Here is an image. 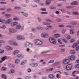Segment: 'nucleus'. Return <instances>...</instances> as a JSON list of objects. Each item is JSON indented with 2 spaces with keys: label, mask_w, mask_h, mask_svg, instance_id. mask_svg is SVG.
I'll use <instances>...</instances> for the list:
<instances>
[{
  "label": "nucleus",
  "mask_w": 79,
  "mask_h": 79,
  "mask_svg": "<svg viewBox=\"0 0 79 79\" xmlns=\"http://www.w3.org/2000/svg\"><path fill=\"white\" fill-rule=\"evenodd\" d=\"M34 43L37 45H41L43 44L42 41L39 40H35Z\"/></svg>",
  "instance_id": "f257e3e1"
},
{
  "label": "nucleus",
  "mask_w": 79,
  "mask_h": 79,
  "mask_svg": "<svg viewBox=\"0 0 79 79\" xmlns=\"http://www.w3.org/2000/svg\"><path fill=\"white\" fill-rule=\"evenodd\" d=\"M73 65L72 64H69L66 66L65 69L66 70L69 71L73 69Z\"/></svg>",
  "instance_id": "f03ea898"
},
{
  "label": "nucleus",
  "mask_w": 79,
  "mask_h": 79,
  "mask_svg": "<svg viewBox=\"0 0 79 79\" xmlns=\"http://www.w3.org/2000/svg\"><path fill=\"white\" fill-rule=\"evenodd\" d=\"M49 40L50 42L52 44H55L56 43L55 40L53 38H49Z\"/></svg>",
  "instance_id": "7ed1b4c3"
},
{
  "label": "nucleus",
  "mask_w": 79,
  "mask_h": 79,
  "mask_svg": "<svg viewBox=\"0 0 79 79\" xmlns=\"http://www.w3.org/2000/svg\"><path fill=\"white\" fill-rule=\"evenodd\" d=\"M68 59L69 60L73 61L76 59V56L73 55L70 56L68 57Z\"/></svg>",
  "instance_id": "20e7f679"
},
{
  "label": "nucleus",
  "mask_w": 79,
  "mask_h": 79,
  "mask_svg": "<svg viewBox=\"0 0 79 79\" xmlns=\"http://www.w3.org/2000/svg\"><path fill=\"white\" fill-rule=\"evenodd\" d=\"M9 31L11 33H15V32H17L18 31L16 30H15L13 28H10L9 29Z\"/></svg>",
  "instance_id": "39448f33"
},
{
  "label": "nucleus",
  "mask_w": 79,
  "mask_h": 79,
  "mask_svg": "<svg viewBox=\"0 0 79 79\" xmlns=\"http://www.w3.org/2000/svg\"><path fill=\"white\" fill-rule=\"evenodd\" d=\"M41 36L42 38H47L48 35L47 34L42 33L41 35Z\"/></svg>",
  "instance_id": "423d86ee"
},
{
  "label": "nucleus",
  "mask_w": 79,
  "mask_h": 79,
  "mask_svg": "<svg viewBox=\"0 0 79 79\" xmlns=\"http://www.w3.org/2000/svg\"><path fill=\"white\" fill-rule=\"evenodd\" d=\"M79 4V2L77 1H74L73 2H72L71 5H77Z\"/></svg>",
  "instance_id": "0eeeda50"
},
{
  "label": "nucleus",
  "mask_w": 79,
  "mask_h": 79,
  "mask_svg": "<svg viewBox=\"0 0 79 79\" xmlns=\"http://www.w3.org/2000/svg\"><path fill=\"white\" fill-rule=\"evenodd\" d=\"M12 21V19H8L5 22L6 24H10V23Z\"/></svg>",
  "instance_id": "6e6552de"
},
{
  "label": "nucleus",
  "mask_w": 79,
  "mask_h": 79,
  "mask_svg": "<svg viewBox=\"0 0 79 79\" xmlns=\"http://www.w3.org/2000/svg\"><path fill=\"white\" fill-rule=\"evenodd\" d=\"M67 59H64L63 60V63L64 64H68V63H69V61L67 62Z\"/></svg>",
  "instance_id": "1a4fd4ad"
},
{
  "label": "nucleus",
  "mask_w": 79,
  "mask_h": 79,
  "mask_svg": "<svg viewBox=\"0 0 79 79\" xmlns=\"http://www.w3.org/2000/svg\"><path fill=\"white\" fill-rule=\"evenodd\" d=\"M48 76L49 78L50 79H53L54 78H55V75L53 74H50Z\"/></svg>",
  "instance_id": "9d476101"
},
{
  "label": "nucleus",
  "mask_w": 79,
  "mask_h": 79,
  "mask_svg": "<svg viewBox=\"0 0 79 79\" xmlns=\"http://www.w3.org/2000/svg\"><path fill=\"white\" fill-rule=\"evenodd\" d=\"M30 66L32 67L34 66L35 67H37V66H38V64H37V63H34L31 64H30Z\"/></svg>",
  "instance_id": "9b49d317"
},
{
  "label": "nucleus",
  "mask_w": 79,
  "mask_h": 79,
  "mask_svg": "<svg viewBox=\"0 0 79 79\" xmlns=\"http://www.w3.org/2000/svg\"><path fill=\"white\" fill-rule=\"evenodd\" d=\"M15 28L16 29H20L21 28V26L19 24L17 25L16 26Z\"/></svg>",
  "instance_id": "f8f14e48"
},
{
  "label": "nucleus",
  "mask_w": 79,
  "mask_h": 79,
  "mask_svg": "<svg viewBox=\"0 0 79 79\" xmlns=\"http://www.w3.org/2000/svg\"><path fill=\"white\" fill-rule=\"evenodd\" d=\"M60 62H57L56 63H55L53 64V66H58L60 64Z\"/></svg>",
  "instance_id": "ddd939ff"
},
{
  "label": "nucleus",
  "mask_w": 79,
  "mask_h": 79,
  "mask_svg": "<svg viewBox=\"0 0 79 79\" xmlns=\"http://www.w3.org/2000/svg\"><path fill=\"white\" fill-rule=\"evenodd\" d=\"M30 44H31L30 43L28 42H26L24 45V47H27V46L30 45Z\"/></svg>",
  "instance_id": "4468645a"
},
{
  "label": "nucleus",
  "mask_w": 79,
  "mask_h": 79,
  "mask_svg": "<svg viewBox=\"0 0 79 79\" xmlns=\"http://www.w3.org/2000/svg\"><path fill=\"white\" fill-rule=\"evenodd\" d=\"M51 2L48 0H46V1L45 3L47 5H50L51 3Z\"/></svg>",
  "instance_id": "2eb2a0df"
},
{
  "label": "nucleus",
  "mask_w": 79,
  "mask_h": 79,
  "mask_svg": "<svg viewBox=\"0 0 79 79\" xmlns=\"http://www.w3.org/2000/svg\"><path fill=\"white\" fill-rule=\"evenodd\" d=\"M37 29L38 30H39V31H42V30H44V29L43 27H37Z\"/></svg>",
  "instance_id": "dca6fc26"
},
{
  "label": "nucleus",
  "mask_w": 79,
  "mask_h": 79,
  "mask_svg": "<svg viewBox=\"0 0 79 79\" xmlns=\"http://www.w3.org/2000/svg\"><path fill=\"white\" fill-rule=\"evenodd\" d=\"M6 48L8 49V50H13V48H12L11 47L9 46H6Z\"/></svg>",
  "instance_id": "f3484780"
},
{
  "label": "nucleus",
  "mask_w": 79,
  "mask_h": 79,
  "mask_svg": "<svg viewBox=\"0 0 79 79\" xmlns=\"http://www.w3.org/2000/svg\"><path fill=\"white\" fill-rule=\"evenodd\" d=\"M61 36V35L59 34H56L54 35V37L55 38H58V37H60Z\"/></svg>",
  "instance_id": "a211bd4d"
},
{
  "label": "nucleus",
  "mask_w": 79,
  "mask_h": 79,
  "mask_svg": "<svg viewBox=\"0 0 79 79\" xmlns=\"http://www.w3.org/2000/svg\"><path fill=\"white\" fill-rule=\"evenodd\" d=\"M7 69H8L7 68H5L4 67H3L1 69V70L3 71H6Z\"/></svg>",
  "instance_id": "6ab92c4d"
},
{
  "label": "nucleus",
  "mask_w": 79,
  "mask_h": 79,
  "mask_svg": "<svg viewBox=\"0 0 79 79\" xmlns=\"http://www.w3.org/2000/svg\"><path fill=\"white\" fill-rule=\"evenodd\" d=\"M1 77H2V78H3V79H6L7 78V77H6V76L4 74H2L1 75Z\"/></svg>",
  "instance_id": "aec40b11"
},
{
  "label": "nucleus",
  "mask_w": 79,
  "mask_h": 79,
  "mask_svg": "<svg viewBox=\"0 0 79 79\" xmlns=\"http://www.w3.org/2000/svg\"><path fill=\"white\" fill-rule=\"evenodd\" d=\"M70 24L72 25H76L77 24V23L75 21H72L70 22Z\"/></svg>",
  "instance_id": "412c9836"
},
{
  "label": "nucleus",
  "mask_w": 79,
  "mask_h": 79,
  "mask_svg": "<svg viewBox=\"0 0 79 79\" xmlns=\"http://www.w3.org/2000/svg\"><path fill=\"white\" fill-rule=\"evenodd\" d=\"M19 52V51L18 50L15 51L13 52V55H17Z\"/></svg>",
  "instance_id": "4be33fe9"
},
{
  "label": "nucleus",
  "mask_w": 79,
  "mask_h": 79,
  "mask_svg": "<svg viewBox=\"0 0 79 79\" xmlns=\"http://www.w3.org/2000/svg\"><path fill=\"white\" fill-rule=\"evenodd\" d=\"M27 62V60H24L23 61L22 63H21V65H23L24 64H26V63Z\"/></svg>",
  "instance_id": "5701e85b"
},
{
  "label": "nucleus",
  "mask_w": 79,
  "mask_h": 79,
  "mask_svg": "<svg viewBox=\"0 0 79 79\" xmlns=\"http://www.w3.org/2000/svg\"><path fill=\"white\" fill-rule=\"evenodd\" d=\"M15 73V70L13 69H11L9 72L10 74H13V73Z\"/></svg>",
  "instance_id": "b1692460"
},
{
  "label": "nucleus",
  "mask_w": 79,
  "mask_h": 79,
  "mask_svg": "<svg viewBox=\"0 0 79 79\" xmlns=\"http://www.w3.org/2000/svg\"><path fill=\"white\" fill-rule=\"evenodd\" d=\"M7 58V56H5L2 57L1 58V60H2L3 61H5V60H6V59Z\"/></svg>",
  "instance_id": "393cba45"
},
{
  "label": "nucleus",
  "mask_w": 79,
  "mask_h": 79,
  "mask_svg": "<svg viewBox=\"0 0 79 79\" xmlns=\"http://www.w3.org/2000/svg\"><path fill=\"white\" fill-rule=\"evenodd\" d=\"M46 71L47 72H50V71H52V70H53V68H51L50 69H46Z\"/></svg>",
  "instance_id": "a878e982"
},
{
  "label": "nucleus",
  "mask_w": 79,
  "mask_h": 79,
  "mask_svg": "<svg viewBox=\"0 0 79 79\" xmlns=\"http://www.w3.org/2000/svg\"><path fill=\"white\" fill-rule=\"evenodd\" d=\"M5 16L6 17H7V18H8L9 17H11L12 16V15L9 14H6L5 15Z\"/></svg>",
  "instance_id": "bb28decb"
},
{
  "label": "nucleus",
  "mask_w": 79,
  "mask_h": 79,
  "mask_svg": "<svg viewBox=\"0 0 79 79\" xmlns=\"http://www.w3.org/2000/svg\"><path fill=\"white\" fill-rule=\"evenodd\" d=\"M50 52V50L47 51H43L41 52V53H42L43 54H45V53H48V52Z\"/></svg>",
  "instance_id": "cd10ccee"
},
{
  "label": "nucleus",
  "mask_w": 79,
  "mask_h": 79,
  "mask_svg": "<svg viewBox=\"0 0 79 79\" xmlns=\"http://www.w3.org/2000/svg\"><path fill=\"white\" fill-rule=\"evenodd\" d=\"M14 42V40H11L9 41V43L10 45H12Z\"/></svg>",
  "instance_id": "c85d7f7f"
},
{
  "label": "nucleus",
  "mask_w": 79,
  "mask_h": 79,
  "mask_svg": "<svg viewBox=\"0 0 79 79\" xmlns=\"http://www.w3.org/2000/svg\"><path fill=\"white\" fill-rule=\"evenodd\" d=\"M43 24L44 25H50L51 24L50 23H47L44 22H43Z\"/></svg>",
  "instance_id": "c756f323"
},
{
  "label": "nucleus",
  "mask_w": 79,
  "mask_h": 79,
  "mask_svg": "<svg viewBox=\"0 0 79 79\" xmlns=\"http://www.w3.org/2000/svg\"><path fill=\"white\" fill-rule=\"evenodd\" d=\"M73 15H79V13L77 12H73Z\"/></svg>",
  "instance_id": "7c9ffc66"
},
{
  "label": "nucleus",
  "mask_w": 79,
  "mask_h": 79,
  "mask_svg": "<svg viewBox=\"0 0 79 79\" xmlns=\"http://www.w3.org/2000/svg\"><path fill=\"white\" fill-rule=\"evenodd\" d=\"M21 13H23V16H25V17H27V14H26L23 12H21Z\"/></svg>",
  "instance_id": "2f4dec72"
},
{
  "label": "nucleus",
  "mask_w": 79,
  "mask_h": 79,
  "mask_svg": "<svg viewBox=\"0 0 79 79\" xmlns=\"http://www.w3.org/2000/svg\"><path fill=\"white\" fill-rule=\"evenodd\" d=\"M20 62V60L19 59H16L15 61V63L16 64H18Z\"/></svg>",
  "instance_id": "473e14b6"
},
{
  "label": "nucleus",
  "mask_w": 79,
  "mask_h": 79,
  "mask_svg": "<svg viewBox=\"0 0 79 79\" xmlns=\"http://www.w3.org/2000/svg\"><path fill=\"white\" fill-rule=\"evenodd\" d=\"M54 63V60H50L48 63V64H49V63Z\"/></svg>",
  "instance_id": "72a5a7b5"
},
{
  "label": "nucleus",
  "mask_w": 79,
  "mask_h": 79,
  "mask_svg": "<svg viewBox=\"0 0 79 79\" xmlns=\"http://www.w3.org/2000/svg\"><path fill=\"white\" fill-rule=\"evenodd\" d=\"M73 31H74V29H70V34H74V32H73Z\"/></svg>",
  "instance_id": "f704fd0d"
},
{
  "label": "nucleus",
  "mask_w": 79,
  "mask_h": 79,
  "mask_svg": "<svg viewBox=\"0 0 79 79\" xmlns=\"http://www.w3.org/2000/svg\"><path fill=\"white\" fill-rule=\"evenodd\" d=\"M46 21H47V22H49L50 21L51 23H53V20H52L50 19H46Z\"/></svg>",
  "instance_id": "c9c22d12"
},
{
  "label": "nucleus",
  "mask_w": 79,
  "mask_h": 79,
  "mask_svg": "<svg viewBox=\"0 0 79 79\" xmlns=\"http://www.w3.org/2000/svg\"><path fill=\"white\" fill-rule=\"evenodd\" d=\"M70 53H71V54H74V53H75V51L74 50H71L70 51Z\"/></svg>",
  "instance_id": "e433bc0d"
},
{
  "label": "nucleus",
  "mask_w": 79,
  "mask_h": 79,
  "mask_svg": "<svg viewBox=\"0 0 79 79\" xmlns=\"http://www.w3.org/2000/svg\"><path fill=\"white\" fill-rule=\"evenodd\" d=\"M66 51V49L65 48H63L61 49L60 51H61V52H64Z\"/></svg>",
  "instance_id": "4c0bfd02"
},
{
  "label": "nucleus",
  "mask_w": 79,
  "mask_h": 79,
  "mask_svg": "<svg viewBox=\"0 0 79 79\" xmlns=\"http://www.w3.org/2000/svg\"><path fill=\"white\" fill-rule=\"evenodd\" d=\"M56 20L57 22H61V21H62V19L59 18L57 19Z\"/></svg>",
  "instance_id": "58836bf2"
},
{
  "label": "nucleus",
  "mask_w": 79,
  "mask_h": 79,
  "mask_svg": "<svg viewBox=\"0 0 79 79\" xmlns=\"http://www.w3.org/2000/svg\"><path fill=\"white\" fill-rule=\"evenodd\" d=\"M35 2H36L37 3H40V0H34Z\"/></svg>",
  "instance_id": "ea45409f"
},
{
  "label": "nucleus",
  "mask_w": 79,
  "mask_h": 79,
  "mask_svg": "<svg viewBox=\"0 0 79 79\" xmlns=\"http://www.w3.org/2000/svg\"><path fill=\"white\" fill-rule=\"evenodd\" d=\"M0 27L2 29H6V26L5 25H3L2 26H0Z\"/></svg>",
  "instance_id": "a19ab883"
},
{
  "label": "nucleus",
  "mask_w": 79,
  "mask_h": 79,
  "mask_svg": "<svg viewBox=\"0 0 79 79\" xmlns=\"http://www.w3.org/2000/svg\"><path fill=\"white\" fill-rule=\"evenodd\" d=\"M12 11V9H11L8 8L6 10V11L7 12H10Z\"/></svg>",
  "instance_id": "79ce46f5"
},
{
  "label": "nucleus",
  "mask_w": 79,
  "mask_h": 79,
  "mask_svg": "<svg viewBox=\"0 0 79 79\" xmlns=\"http://www.w3.org/2000/svg\"><path fill=\"white\" fill-rule=\"evenodd\" d=\"M41 10L43 11H45L47 10V9L45 8H41Z\"/></svg>",
  "instance_id": "37998d69"
},
{
  "label": "nucleus",
  "mask_w": 79,
  "mask_h": 79,
  "mask_svg": "<svg viewBox=\"0 0 79 79\" xmlns=\"http://www.w3.org/2000/svg\"><path fill=\"white\" fill-rule=\"evenodd\" d=\"M60 11H61L62 13H66V10H60Z\"/></svg>",
  "instance_id": "c03bdc74"
},
{
  "label": "nucleus",
  "mask_w": 79,
  "mask_h": 79,
  "mask_svg": "<svg viewBox=\"0 0 79 79\" xmlns=\"http://www.w3.org/2000/svg\"><path fill=\"white\" fill-rule=\"evenodd\" d=\"M25 39V38H24V37L21 36L20 37V40H24Z\"/></svg>",
  "instance_id": "a18cd8bd"
},
{
  "label": "nucleus",
  "mask_w": 79,
  "mask_h": 79,
  "mask_svg": "<svg viewBox=\"0 0 79 79\" xmlns=\"http://www.w3.org/2000/svg\"><path fill=\"white\" fill-rule=\"evenodd\" d=\"M57 41L59 43V44H63V43H62V42H61V40H60V39H59L57 40Z\"/></svg>",
  "instance_id": "49530a36"
},
{
  "label": "nucleus",
  "mask_w": 79,
  "mask_h": 79,
  "mask_svg": "<svg viewBox=\"0 0 79 79\" xmlns=\"http://www.w3.org/2000/svg\"><path fill=\"white\" fill-rule=\"evenodd\" d=\"M75 68H79V64H77L75 66Z\"/></svg>",
  "instance_id": "de8ad7c7"
},
{
  "label": "nucleus",
  "mask_w": 79,
  "mask_h": 79,
  "mask_svg": "<svg viewBox=\"0 0 79 79\" xmlns=\"http://www.w3.org/2000/svg\"><path fill=\"white\" fill-rule=\"evenodd\" d=\"M37 19L39 22H41L42 21V19L40 17H38L37 18Z\"/></svg>",
  "instance_id": "09e8293b"
},
{
  "label": "nucleus",
  "mask_w": 79,
  "mask_h": 79,
  "mask_svg": "<svg viewBox=\"0 0 79 79\" xmlns=\"http://www.w3.org/2000/svg\"><path fill=\"white\" fill-rule=\"evenodd\" d=\"M63 41L64 42V43H66V44H67L68 43V41L67 40H66L65 39H62Z\"/></svg>",
  "instance_id": "8fccbe9b"
},
{
  "label": "nucleus",
  "mask_w": 79,
  "mask_h": 79,
  "mask_svg": "<svg viewBox=\"0 0 79 79\" xmlns=\"http://www.w3.org/2000/svg\"><path fill=\"white\" fill-rule=\"evenodd\" d=\"M66 8L68 9H69V8H73V6H66Z\"/></svg>",
  "instance_id": "3c124183"
},
{
  "label": "nucleus",
  "mask_w": 79,
  "mask_h": 79,
  "mask_svg": "<svg viewBox=\"0 0 79 79\" xmlns=\"http://www.w3.org/2000/svg\"><path fill=\"white\" fill-rule=\"evenodd\" d=\"M17 39H18V40H21V35H19L17 37Z\"/></svg>",
  "instance_id": "603ef678"
},
{
  "label": "nucleus",
  "mask_w": 79,
  "mask_h": 79,
  "mask_svg": "<svg viewBox=\"0 0 79 79\" xmlns=\"http://www.w3.org/2000/svg\"><path fill=\"white\" fill-rule=\"evenodd\" d=\"M59 47H61V48L64 47H65V44L60 45H59Z\"/></svg>",
  "instance_id": "864d4df0"
},
{
  "label": "nucleus",
  "mask_w": 79,
  "mask_h": 79,
  "mask_svg": "<svg viewBox=\"0 0 79 79\" xmlns=\"http://www.w3.org/2000/svg\"><path fill=\"white\" fill-rule=\"evenodd\" d=\"M25 77V79H31V77L29 76H26V77Z\"/></svg>",
  "instance_id": "5fc2aeb1"
},
{
  "label": "nucleus",
  "mask_w": 79,
  "mask_h": 79,
  "mask_svg": "<svg viewBox=\"0 0 79 79\" xmlns=\"http://www.w3.org/2000/svg\"><path fill=\"white\" fill-rule=\"evenodd\" d=\"M15 10H21V9L20 7H16L15 8Z\"/></svg>",
  "instance_id": "6e6d98bb"
},
{
  "label": "nucleus",
  "mask_w": 79,
  "mask_h": 79,
  "mask_svg": "<svg viewBox=\"0 0 79 79\" xmlns=\"http://www.w3.org/2000/svg\"><path fill=\"white\" fill-rule=\"evenodd\" d=\"M66 31V29H63L62 31V34H64Z\"/></svg>",
  "instance_id": "4d7b16f0"
},
{
  "label": "nucleus",
  "mask_w": 79,
  "mask_h": 79,
  "mask_svg": "<svg viewBox=\"0 0 79 79\" xmlns=\"http://www.w3.org/2000/svg\"><path fill=\"white\" fill-rule=\"evenodd\" d=\"M5 20H1V19H0V22L1 23H5Z\"/></svg>",
  "instance_id": "13d9d810"
},
{
  "label": "nucleus",
  "mask_w": 79,
  "mask_h": 79,
  "mask_svg": "<svg viewBox=\"0 0 79 79\" xmlns=\"http://www.w3.org/2000/svg\"><path fill=\"white\" fill-rule=\"evenodd\" d=\"M0 43H2V44H5V42L2 40H0Z\"/></svg>",
  "instance_id": "bf43d9fd"
},
{
  "label": "nucleus",
  "mask_w": 79,
  "mask_h": 79,
  "mask_svg": "<svg viewBox=\"0 0 79 79\" xmlns=\"http://www.w3.org/2000/svg\"><path fill=\"white\" fill-rule=\"evenodd\" d=\"M41 13L42 15H47V14H48V12H42Z\"/></svg>",
  "instance_id": "052dcab7"
},
{
  "label": "nucleus",
  "mask_w": 79,
  "mask_h": 79,
  "mask_svg": "<svg viewBox=\"0 0 79 79\" xmlns=\"http://www.w3.org/2000/svg\"><path fill=\"white\" fill-rule=\"evenodd\" d=\"M10 67L12 68H15V65L13 64H11L10 65Z\"/></svg>",
  "instance_id": "680f3d73"
},
{
  "label": "nucleus",
  "mask_w": 79,
  "mask_h": 79,
  "mask_svg": "<svg viewBox=\"0 0 79 79\" xmlns=\"http://www.w3.org/2000/svg\"><path fill=\"white\" fill-rule=\"evenodd\" d=\"M14 45H15V46H16L17 45H18V44H17L15 42H14L13 44Z\"/></svg>",
  "instance_id": "e2e57ef3"
},
{
  "label": "nucleus",
  "mask_w": 79,
  "mask_h": 79,
  "mask_svg": "<svg viewBox=\"0 0 79 79\" xmlns=\"http://www.w3.org/2000/svg\"><path fill=\"white\" fill-rule=\"evenodd\" d=\"M14 24V25H15V26H16V25H17L18 24V22H13Z\"/></svg>",
  "instance_id": "0e129e2a"
},
{
  "label": "nucleus",
  "mask_w": 79,
  "mask_h": 79,
  "mask_svg": "<svg viewBox=\"0 0 79 79\" xmlns=\"http://www.w3.org/2000/svg\"><path fill=\"white\" fill-rule=\"evenodd\" d=\"M5 51L3 50H0V53H3Z\"/></svg>",
  "instance_id": "69168bd1"
},
{
  "label": "nucleus",
  "mask_w": 79,
  "mask_h": 79,
  "mask_svg": "<svg viewBox=\"0 0 79 79\" xmlns=\"http://www.w3.org/2000/svg\"><path fill=\"white\" fill-rule=\"evenodd\" d=\"M11 26H12V27H14V26H15V24H14V22H13L12 23H11Z\"/></svg>",
  "instance_id": "338daca9"
},
{
  "label": "nucleus",
  "mask_w": 79,
  "mask_h": 79,
  "mask_svg": "<svg viewBox=\"0 0 79 79\" xmlns=\"http://www.w3.org/2000/svg\"><path fill=\"white\" fill-rule=\"evenodd\" d=\"M5 9H6V8L5 7H4L3 8H0V10H1L2 11L3 10H5Z\"/></svg>",
  "instance_id": "774afa93"
}]
</instances>
